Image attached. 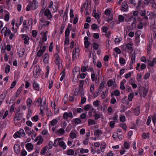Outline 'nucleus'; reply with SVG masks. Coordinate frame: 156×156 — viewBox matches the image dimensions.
<instances>
[{"label": "nucleus", "mask_w": 156, "mask_h": 156, "mask_svg": "<svg viewBox=\"0 0 156 156\" xmlns=\"http://www.w3.org/2000/svg\"><path fill=\"white\" fill-rule=\"evenodd\" d=\"M38 4V2L36 0H32L30 1L29 2L28 5L26 7V10L28 11L31 9L35 10L37 8Z\"/></svg>", "instance_id": "obj_1"}, {"label": "nucleus", "mask_w": 156, "mask_h": 156, "mask_svg": "<svg viewBox=\"0 0 156 156\" xmlns=\"http://www.w3.org/2000/svg\"><path fill=\"white\" fill-rule=\"evenodd\" d=\"M63 139L62 138H58L55 139L53 144V146L55 147H57L59 145L63 149L66 148V145L65 143L63 141Z\"/></svg>", "instance_id": "obj_2"}, {"label": "nucleus", "mask_w": 156, "mask_h": 156, "mask_svg": "<svg viewBox=\"0 0 156 156\" xmlns=\"http://www.w3.org/2000/svg\"><path fill=\"white\" fill-rule=\"evenodd\" d=\"M59 120V119L56 118L49 122L48 123L49 128L50 129L52 128V132H54L55 131L57 128L56 125Z\"/></svg>", "instance_id": "obj_3"}, {"label": "nucleus", "mask_w": 156, "mask_h": 156, "mask_svg": "<svg viewBox=\"0 0 156 156\" xmlns=\"http://www.w3.org/2000/svg\"><path fill=\"white\" fill-rule=\"evenodd\" d=\"M41 69L39 65L34 66L33 70V76L34 78H38L40 76Z\"/></svg>", "instance_id": "obj_4"}, {"label": "nucleus", "mask_w": 156, "mask_h": 156, "mask_svg": "<svg viewBox=\"0 0 156 156\" xmlns=\"http://www.w3.org/2000/svg\"><path fill=\"white\" fill-rule=\"evenodd\" d=\"M22 113L20 112L19 111L16 112L14 119V121L15 124L17 123V121L20 120L23 117Z\"/></svg>", "instance_id": "obj_5"}, {"label": "nucleus", "mask_w": 156, "mask_h": 156, "mask_svg": "<svg viewBox=\"0 0 156 156\" xmlns=\"http://www.w3.org/2000/svg\"><path fill=\"white\" fill-rule=\"evenodd\" d=\"M46 50V46H42V44H41L40 50L37 53V55L38 57H40L42 56L43 53Z\"/></svg>", "instance_id": "obj_6"}, {"label": "nucleus", "mask_w": 156, "mask_h": 156, "mask_svg": "<svg viewBox=\"0 0 156 156\" xmlns=\"http://www.w3.org/2000/svg\"><path fill=\"white\" fill-rule=\"evenodd\" d=\"M55 63L59 68L60 66V65L62 64L61 59L57 53L55 54Z\"/></svg>", "instance_id": "obj_7"}, {"label": "nucleus", "mask_w": 156, "mask_h": 156, "mask_svg": "<svg viewBox=\"0 0 156 156\" xmlns=\"http://www.w3.org/2000/svg\"><path fill=\"white\" fill-rule=\"evenodd\" d=\"M11 33V30L9 29H8L7 28L4 27L1 30V33L2 35H4L5 37L8 36L9 33Z\"/></svg>", "instance_id": "obj_8"}, {"label": "nucleus", "mask_w": 156, "mask_h": 156, "mask_svg": "<svg viewBox=\"0 0 156 156\" xmlns=\"http://www.w3.org/2000/svg\"><path fill=\"white\" fill-rule=\"evenodd\" d=\"M146 65L145 64L142 63L141 64L140 63H138L137 64L136 66V69L138 71H140L141 70L144 69L146 68Z\"/></svg>", "instance_id": "obj_9"}, {"label": "nucleus", "mask_w": 156, "mask_h": 156, "mask_svg": "<svg viewBox=\"0 0 156 156\" xmlns=\"http://www.w3.org/2000/svg\"><path fill=\"white\" fill-rule=\"evenodd\" d=\"M13 149L14 152L16 154L19 155L20 154L21 147L20 144H15L13 147Z\"/></svg>", "instance_id": "obj_10"}, {"label": "nucleus", "mask_w": 156, "mask_h": 156, "mask_svg": "<svg viewBox=\"0 0 156 156\" xmlns=\"http://www.w3.org/2000/svg\"><path fill=\"white\" fill-rule=\"evenodd\" d=\"M79 50L78 48H75L74 50L73 51L72 56L73 59L74 60L75 58H78L79 57Z\"/></svg>", "instance_id": "obj_11"}, {"label": "nucleus", "mask_w": 156, "mask_h": 156, "mask_svg": "<svg viewBox=\"0 0 156 156\" xmlns=\"http://www.w3.org/2000/svg\"><path fill=\"white\" fill-rule=\"evenodd\" d=\"M21 36L23 40V41L24 43L25 44H29V37L25 34H22Z\"/></svg>", "instance_id": "obj_12"}, {"label": "nucleus", "mask_w": 156, "mask_h": 156, "mask_svg": "<svg viewBox=\"0 0 156 156\" xmlns=\"http://www.w3.org/2000/svg\"><path fill=\"white\" fill-rule=\"evenodd\" d=\"M43 140V139L42 136L41 135H39L34 140V142L35 143L38 141L37 142V144L38 145H39L42 144Z\"/></svg>", "instance_id": "obj_13"}, {"label": "nucleus", "mask_w": 156, "mask_h": 156, "mask_svg": "<svg viewBox=\"0 0 156 156\" xmlns=\"http://www.w3.org/2000/svg\"><path fill=\"white\" fill-rule=\"evenodd\" d=\"M73 117V113L72 112H65L64 113L62 118L65 120H67L68 118H72Z\"/></svg>", "instance_id": "obj_14"}, {"label": "nucleus", "mask_w": 156, "mask_h": 156, "mask_svg": "<svg viewBox=\"0 0 156 156\" xmlns=\"http://www.w3.org/2000/svg\"><path fill=\"white\" fill-rule=\"evenodd\" d=\"M128 6L126 2H123L122 4V6L121 8V10L124 12H126L128 10Z\"/></svg>", "instance_id": "obj_15"}, {"label": "nucleus", "mask_w": 156, "mask_h": 156, "mask_svg": "<svg viewBox=\"0 0 156 156\" xmlns=\"http://www.w3.org/2000/svg\"><path fill=\"white\" fill-rule=\"evenodd\" d=\"M80 69L79 66L75 67L73 71V76H75L76 75L79 76L80 73Z\"/></svg>", "instance_id": "obj_16"}, {"label": "nucleus", "mask_w": 156, "mask_h": 156, "mask_svg": "<svg viewBox=\"0 0 156 156\" xmlns=\"http://www.w3.org/2000/svg\"><path fill=\"white\" fill-rule=\"evenodd\" d=\"M26 148L29 152L31 151L34 148V145L31 143H27L26 146Z\"/></svg>", "instance_id": "obj_17"}, {"label": "nucleus", "mask_w": 156, "mask_h": 156, "mask_svg": "<svg viewBox=\"0 0 156 156\" xmlns=\"http://www.w3.org/2000/svg\"><path fill=\"white\" fill-rule=\"evenodd\" d=\"M105 14L107 16H109L108 18L107 19L108 21H111L112 19V16L110 14V11L108 9H106L105 11Z\"/></svg>", "instance_id": "obj_18"}, {"label": "nucleus", "mask_w": 156, "mask_h": 156, "mask_svg": "<svg viewBox=\"0 0 156 156\" xmlns=\"http://www.w3.org/2000/svg\"><path fill=\"white\" fill-rule=\"evenodd\" d=\"M24 129L26 133L29 135L34 133V131L33 130H32L30 128L27 126H25L24 127Z\"/></svg>", "instance_id": "obj_19"}, {"label": "nucleus", "mask_w": 156, "mask_h": 156, "mask_svg": "<svg viewBox=\"0 0 156 156\" xmlns=\"http://www.w3.org/2000/svg\"><path fill=\"white\" fill-rule=\"evenodd\" d=\"M87 6V4L86 3L84 4L81 8V11L82 12L83 11H85L86 12V14L88 13L89 10Z\"/></svg>", "instance_id": "obj_20"}, {"label": "nucleus", "mask_w": 156, "mask_h": 156, "mask_svg": "<svg viewBox=\"0 0 156 156\" xmlns=\"http://www.w3.org/2000/svg\"><path fill=\"white\" fill-rule=\"evenodd\" d=\"M48 32L46 31L43 32L41 33V35L42 36V43H43L45 42L47 40V35Z\"/></svg>", "instance_id": "obj_21"}, {"label": "nucleus", "mask_w": 156, "mask_h": 156, "mask_svg": "<svg viewBox=\"0 0 156 156\" xmlns=\"http://www.w3.org/2000/svg\"><path fill=\"white\" fill-rule=\"evenodd\" d=\"M44 15L46 16L48 19H50L52 17L51 12L48 9H46L45 10Z\"/></svg>", "instance_id": "obj_22"}, {"label": "nucleus", "mask_w": 156, "mask_h": 156, "mask_svg": "<svg viewBox=\"0 0 156 156\" xmlns=\"http://www.w3.org/2000/svg\"><path fill=\"white\" fill-rule=\"evenodd\" d=\"M93 105L94 107H97L98 110H100L101 109V106L100 104V101L98 100L94 101L93 102Z\"/></svg>", "instance_id": "obj_23"}, {"label": "nucleus", "mask_w": 156, "mask_h": 156, "mask_svg": "<svg viewBox=\"0 0 156 156\" xmlns=\"http://www.w3.org/2000/svg\"><path fill=\"white\" fill-rule=\"evenodd\" d=\"M65 130L63 128H60L56 131V133L59 136H62L65 134Z\"/></svg>", "instance_id": "obj_24"}, {"label": "nucleus", "mask_w": 156, "mask_h": 156, "mask_svg": "<svg viewBox=\"0 0 156 156\" xmlns=\"http://www.w3.org/2000/svg\"><path fill=\"white\" fill-rule=\"evenodd\" d=\"M102 134V131L100 129H96L94 131V135L97 137V139L99 138V136Z\"/></svg>", "instance_id": "obj_25"}, {"label": "nucleus", "mask_w": 156, "mask_h": 156, "mask_svg": "<svg viewBox=\"0 0 156 156\" xmlns=\"http://www.w3.org/2000/svg\"><path fill=\"white\" fill-rule=\"evenodd\" d=\"M49 55L48 54L45 53L44 56L43 62L44 63L47 64L48 63Z\"/></svg>", "instance_id": "obj_26"}, {"label": "nucleus", "mask_w": 156, "mask_h": 156, "mask_svg": "<svg viewBox=\"0 0 156 156\" xmlns=\"http://www.w3.org/2000/svg\"><path fill=\"white\" fill-rule=\"evenodd\" d=\"M24 52L25 50L23 48L18 49L17 50V53L20 57H21L23 55Z\"/></svg>", "instance_id": "obj_27"}, {"label": "nucleus", "mask_w": 156, "mask_h": 156, "mask_svg": "<svg viewBox=\"0 0 156 156\" xmlns=\"http://www.w3.org/2000/svg\"><path fill=\"white\" fill-rule=\"evenodd\" d=\"M133 43L132 42H130L129 43L127 44L126 45V47L129 50L132 51L133 50Z\"/></svg>", "instance_id": "obj_28"}, {"label": "nucleus", "mask_w": 156, "mask_h": 156, "mask_svg": "<svg viewBox=\"0 0 156 156\" xmlns=\"http://www.w3.org/2000/svg\"><path fill=\"white\" fill-rule=\"evenodd\" d=\"M33 87L35 90L39 91L40 89L39 85L36 82L34 81L33 83Z\"/></svg>", "instance_id": "obj_29"}, {"label": "nucleus", "mask_w": 156, "mask_h": 156, "mask_svg": "<svg viewBox=\"0 0 156 156\" xmlns=\"http://www.w3.org/2000/svg\"><path fill=\"white\" fill-rule=\"evenodd\" d=\"M136 55L135 54H133L131 55V61L129 63L130 65H132L135 62Z\"/></svg>", "instance_id": "obj_30"}, {"label": "nucleus", "mask_w": 156, "mask_h": 156, "mask_svg": "<svg viewBox=\"0 0 156 156\" xmlns=\"http://www.w3.org/2000/svg\"><path fill=\"white\" fill-rule=\"evenodd\" d=\"M147 61L148 62V65L151 66H153L156 64V59L155 58H153L152 61L148 60Z\"/></svg>", "instance_id": "obj_31"}, {"label": "nucleus", "mask_w": 156, "mask_h": 156, "mask_svg": "<svg viewBox=\"0 0 156 156\" xmlns=\"http://www.w3.org/2000/svg\"><path fill=\"white\" fill-rule=\"evenodd\" d=\"M126 82V81L125 79H123L121 82L120 83V88L121 89L124 90L125 89L124 84Z\"/></svg>", "instance_id": "obj_32"}, {"label": "nucleus", "mask_w": 156, "mask_h": 156, "mask_svg": "<svg viewBox=\"0 0 156 156\" xmlns=\"http://www.w3.org/2000/svg\"><path fill=\"white\" fill-rule=\"evenodd\" d=\"M108 89H107L102 92L101 95V97L102 99L105 98L107 96L108 94Z\"/></svg>", "instance_id": "obj_33"}, {"label": "nucleus", "mask_w": 156, "mask_h": 156, "mask_svg": "<svg viewBox=\"0 0 156 156\" xmlns=\"http://www.w3.org/2000/svg\"><path fill=\"white\" fill-rule=\"evenodd\" d=\"M107 145L105 142H102L100 145V148L102 152H104L105 151V149Z\"/></svg>", "instance_id": "obj_34"}, {"label": "nucleus", "mask_w": 156, "mask_h": 156, "mask_svg": "<svg viewBox=\"0 0 156 156\" xmlns=\"http://www.w3.org/2000/svg\"><path fill=\"white\" fill-rule=\"evenodd\" d=\"M129 101L128 99L127 98L126 96H125L124 98H123L121 100V102L125 104L126 105H128L129 104Z\"/></svg>", "instance_id": "obj_35"}, {"label": "nucleus", "mask_w": 156, "mask_h": 156, "mask_svg": "<svg viewBox=\"0 0 156 156\" xmlns=\"http://www.w3.org/2000/svg\"><path fill=\"white\" fill-rule=\"evenodd\" d=\"M73 123L76 125H78L80 124L81 122V120L78 118L73 119Z\"/></svg>", "instance_id": "obj_36"}, {"label": "nucleus", "mask_w": 156, "mask_h": 156, "mask_svg": "<svg viewBox=\"0 0 156 156\" xmlns=\"http://www.w3.org/2000/svg\"><path fill=\"white\" fill-rule=\"evenodd\" d=\"M142 136V138L144 139H148L150 137V134L148 133H143Z\"/></svg>", "instance_id": "obj_37"}, {"label": "nucleus", "mask_w": 156, "mask_h": 156, "mask_svg": "<svg viewBox=\"0 0 156 156\" xmlns=\"http://www.w3.org/2000/svg\"><path fill=\"white\" fill-rule=\"evenodd\" d=\"M69 136L70 138L72 139L76 138V133L71 131L69 134Z\"/></svg>", "instance_id": "obj_38"}, {"label": "nucleus", "mask_w": 156, "mask_h": 156, "mask_svg": "<svg viewBox=\"0 0 156 156\" xmlns=\"http://www.w3.org/2000/svg\"><path fill=\"white\" fill-rule=\"evenodd\" d=\"M105 84L106 83L105 82L103 81L101 83L98 89L102 91V90L103 89Z\"/></svg>", "instance_id": "obj_39"}, {"label": "nucleus", "mask_w": 156, "mask_h": 156, "mask_svg": "<svg viewBox=\"0 0 156 156\" xmlns=\"http://www.w3.org/2000/svg\"><path fill=\"white\" fill-rule=\"evenodd\" d=\"M48 149L47 146H45L41 150L40 154L42 155H44Z\"/></svg>", "instance_id": "obj_40"}, {"label": "nucleus", "mask_w": 156, "mask_h": 156, "mask_svg": "<svg viewBox=\"0 0 156 156\" xmlns=\"http://www.w3.org/2000/svg\"><path fill=\"white\" fill-rule=\"evenodd\" d=\"M123 146L124 148L127 150L129 149L130 147L129 143L126 141L124 142L123 144Z\"/></svg>", "instance_id": "obj_41"}, {"label": "nucleus", "mask_w": 156, "mask_h": 156, "mask_svg": "<svg viewBox=\"0 0 156 156\" xmlns=\"http://www.w3.org/2000/svg\"><path fill=\"white\" fill-rule=\"evenodd\" d=\"M134 112L135 115H136L138 116L139 115L140 113V110L139 107L134 109Z\"/></svg>", "instance_id": "obj_42"}, {"label": "nucleus", "mask_w": 156, "mask_h": 156, "mask_svg": "<svg viewBox=\"0 0 156 156\" xmlns=\"http://www.w3.org/2000/svg\"><path fill=\"white\" fill-rule=\"evenodd\" d=\"M32 100L30 98H28L27 101V104L28 108H30L32 103Z\"/></svg>", "instance_id": "obj_43"}, {"label": "nucleus", "mask_w": 156, "mask_h": 156, "mask_svg": "<svg viewBox=\"0 0 156 156\" xmlns=\"http://www.w3.org/2000/svg\"><path fill=\"white\" fill-rule=\"evenodd\" d=\"M134 97V93H130L128 96V99L129 101H131Z\"/></svg>", "instance_id": "obj_44"}, {"label": "nucleus", "mask_w": 156, "mask_h": 156, "mask_svg": "<svg viewBox=\"0 0 156 156\" xmlns=\"http://www.w3.org/2000/svg\"><path fill=\"white\" fill-rule=\"evenodd\" d=\"M87 73H84L82 72L81 73H80L79 75V78L83 79L85 78L87 76Z\"/></svg>", "instance_id": "obj_45"}, {"label": "nucleus", "mask_w": 156, "mask_h": 156, "mask_svg": "<svg viewBox=\"0 0 156 156\" xmlns=\"http://www.w3.org/2000/svg\"><path fill=\"white\" fill-rule=\"evenodd\" d=\"M143 95L144 97H145L147 95L148 91V89L147 88V87H144L143 89Z\"/></svg>", "instance_id": "obj_46"}, {"label": "nucleus", "mask_w": 156, "mask_h": 156, "mask_svg": "<svg viewBox=\"0 0 156 156\" xmlns=\"http://www.w3.org/2000/svg\"><path fill=\"white\" fill-rule=\"evenodd\" d=\"M119 126L122 128L125 132L127 130V127L126 125L124 123H120L119 124Z\"/></svg>", "instance_id": "obj_47"}, {"label": "nucleus", "mask_w": 156, "mask_h": 156, "mask_svg": "<svg viewBox=\"0 0 156 156\" xmlns=\"http://www.w3.org/2000/svg\"><path fill=\"white\" fill-rule=\"evenodd\" d=\"M22 90V87H20L17 90L16 94V97L17 98L19 97Z\"/></svg>", "instance_id": "obj_48"}, {"label": "nucleus", "mask_w": 156, "mask_h": 156, "mask_svg": "<svg viewBox=\"0 0 156 156\" xmlns=\"http://www.w3.org/2000/svg\"><path fill=\"white\" fill-rule=\"evenodd\" d=\"M89 152V150L87 149H83L82 148H80V152L81 154L83 153H87Z\"/></svg>", "instance_id": "obj_49"}, {"label": "nucleus", "mask_w": 156, "mask_h": 156, "mask_svg": "<svg viewBox=\"0 0 156 156\" xmlns=\"http://www.w3.org/2000/svg\"><path fill=\"white\" fill-rule=\"evenodd\" d=\"M101 92V90H99L98 89V90L95 92H94L93 93H92L94 97V98H96L100 94Z\"/></svg>", "instance_id": "obj_50"}, {"label": "nucleus", "mask_w": 156, "mask_h": 156, "mask_svg": "<svg viewBox=\"0 0 156 156\" xmlns=\"http://www.w3.org/2000/svg\"><path fill=\"white\" fill-rule=\"evenodd\" d=\"M88 124L89 125L91 126L94 125L96 123L95 121L94 120L89 119L88 121Z\"/></svg>", "instance_id": "obj_51"}, {"label": "nucleus", "mask_w": 156, "mask_h": 156, "mask_svg": "<svg viewBox=\"0 0 156 156\" xmlns=\"http://www.w3.org/2000/svg\"><path fill=\"white\" fill-rule=\"evenodd\" d=\"M151 48V44L149 43L147 47V53L149 54L150 53Z\"/></svg>", "instance_id": "obj_52"}, {"label": "nucleus", "mask_w": 156, "mask_h": 156, "mask_svg": "<svg viewBox=\"0 0 156 156\" xmlns=\"http://www.w3.org/2000/svg\"><path fill=\"white\" fill-rule=\"evenodd\" d=\"M79 94L81 97L84 96V92L83 89H79Z\"/></svg>", "instance_id": "obj_53"}, {"label": "nucleus", "mask_w": 156, "mask_h": 156, "mask_svg": "<svg viewBox=\"0 0 156 156\" xmlns=\"http://www.w3.org/2000/svg\"><path fill=\"white\" fill-rule=\"evenodd\" d=\"M13 136L15 138H17L21 137L19 131H18L16 132L13 135Z\"/></svg>", "instance_id": "obj_54"}, {"label": "nucleus", "mask_w": 156, "mask_h": 156, "mask_svg": "<svg viewBox=\"0 0 156 156\" xmlns=\"http://www.w3.org/2000/svg\"><path fill=\"white\" fill-rule=\"evenodd\" d=\"M79 82L80 84L79 85V87L80 89H83L84 83V81L83 80H79Z\"/></svg>", "instance_id": "obj_55"}, {"label": "nucleus", "mask_w": 156, "mask_h": 156, "mask_svg": "<svg viewBox=\"0 0 156 156\" xmlns=\"http://www.w3.org/2000/svg\"><path fill=\"white\" fill-rule=\"evenodd\" d=\"M40 108L44 109L45 110H47L48 109V107L47 104H41L40 106Z\"/></svg>", "instance_id": "obj_56"}, {"label": "nucleus", "mask_w": 156, "mask_h": 156, "mask_svg": "<svg viewBox=\"0 0 156 156\" xmlns=\"http://www.w3.org/2000/svg\"><path fill=\"white\" fill-rule=\"evenodd\" d=\"M67 125V122L65 121H62L61 122V126L63 128H65Z\"/></svg>", "instance_id": "obj_57"}, {"label": "nucleus", "mask_w": 156, "mask_h": 156, "mask_svg": "<svg viewBox=\"0 0 156 156\" xmlns=\"http://www.w3.org/2000/svg\"><path fill=\"white\" fill-rule=\"evenodd\" d=\"M150 75V73L148 72L147 73H146L144 76V80H146L149 79Z\"/></svg>", "instance_id": "obj_58"}, {"label": "nucleus", "mask_w": 156, "mask_h": 156, "mask_svg": "<svg viewBox=\"0 0 156 156\" xmlns=\"http://www.w3.org/2000/svg\"><path fill=\"white\" fill-rule=\"evenodd\" d=\"M79 78V76L77 75V78H76L75 76H73V82L74 83H76L78 82Z\"/></svg>", "instance_id": "obj_59"}, {"label": "nucleus", "mask_w": 156, "mask_h": 156, "mask_svg": "<svg viewBox=\"0 0 156 156\" xmlns=\"http://www.w3.org/2000/svg\"><path fill=\"white\" fill-rule=\"evenodd\" d=\"M21 155L22 156H26L27 154V152L24 148L21 150Z\"/></svg>", "instance_id": "obj_60"}, {"label": "nucleus", "mask_w": 156, "mask_h": 156, "mask_svg": "<svg viewBox=\"0 0 156 156\" xmlns=\"http://www.w3.org/2000/svg\"><path fill=\"white\" fill-rule=\"evenodd\" d=\"M118 20L120 22H122L124 21L125 17L122 15H120L119 16Z\"/></svg>", "instance_id": "obj_61"}, {"label": "nucleus", "mask_w": 156, "mask_h": 156, "mask_svg": "<svg viewBox=\"0 0 156 156\" xmlns=\"http://www.w3.org/2000/svg\"><path fill=\"white\" fill-rule=\"evenodd\" d=\"M19 133L21 137H24L25 135V133L24 130L23 129H20Z\"/></svg>", "instance_id": "obj_62"}, {"label": "nucleus", "mask_w": 156, "mask_h": 156, "mask_svg": "<svg viewBox=\"0 0 156 156\" xmlns=\"http://www.w3.org/2000/svg\"><path fill=\"white\" fill-rule=\"evenodd\" d=\"M74 152L72 149H69L67 151V154L69 155H73L74 154Z\"/></svg>", "instance_id": "obj_63"}, {"label": "nucleus", "mask_w": 156, "mask_h": 156, "mask_svg": "<svg viewBox=\"0 0 156 156\" xmlns=\"http://www.w3.org/2000/svg\"><path fill=\"white\" fill-rule=\"evenodd\" d=\"M28 28L27 25H23L22 28L21 29V31L22 33L27 31Z\"/></svg>", "instance_id": "obj_64"}]
</instances>
